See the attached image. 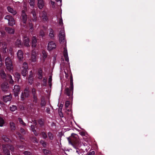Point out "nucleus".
<instances>
[{"mask_svg":"<svg viewBox=\"0 0 155 155\" xmlns=\"http://www.w3.org/2000/svg\"><path fill=\"white\" fill-rule=\"evenodd\" d=\"M70 86L69 88L66 87L64 90L65 93L71 99L73 98V77L72 75L70 77Z\"/></svg>","mask_w":155,"mask_h":155,"instance_id":"nucleus-1","label":"nucleus"},{"mask_svg":"<svg viewBox=\"0 0 155 155\" xmlns=\"http://www.w3.org/2000/svg\"><path fill=\"white\" fill-rule=\"evenodd\" d=\"M5 62L7 69L10 72H12L13 67L11 59L9 57H8L5 58Z\"/></svg>","mask_w":155,"mask_h":155,"instance_id":"nucleus-2","label":"nucleus"},{"mask_svg":"<svg viewBox=\"0 0 155 155\" xmlns=\"http://www.w3.org/2000/svg\"><path fill=\"white\" fill-rule=\"evenodd\" d=\"M2 148L4 153L5 155H10V152L8 150V149L12 151H14V147L12 146L8 145H3Z\"/></svg>","mask_w":155,"mask_h":155,"instance_id":"nucleus-3","label":"nucleus"},{"mask_svg":"<svg viewBox=\"0 0 155 155\" xmlns=\"http://www.w3.org/2000/svg\"><path fill=\"white\" fill-rule=\"evenodd\" d=\"M28 66L26 62H24L23 64L22 67L21 69V74L24 77H25L28 73Z\"/></svg>","mask_w":155,"mask_h":155,"instance_id":"nucleus-4","label":"nucleus"},{"mask_svg":"<svg viewBox=\"0 0 155 155\" xmlns=\"http://www.w3.org/2000/svg\"><path fill=\"white\" fill-rule=\"evenodd\" d=\"M65 33L64 30H61L59 34V41L61 43H64L65 41Z\"/></svg>","mask_w":155,"mask_h":155,"instance_id":"nucleus-5","label":"nucleus"},{"mask_svg":"<svg viewBox=\"0 0 155 155\" xmlns=\"http://www.w3.org/2000/svg\"><path fill=\"white\" fill-rule=\"evenodd\" d=\"M5 19L8 20V24L9 25L12 26L15 24V20L11 16L8 15H6L5 16Z\"/></svg>","mask_w":155,"mask_h":155,"instance_id":"nucleus-6","label":"nucleus"},{"mask_svg":"<svg viewBox=\"0 0 155 155\" xmlns=\"http://www.w3.org/2000/svg\"><path fill=\"white\" fill-rule=\"evenodd\" d=\"M38 55L37 52L34 49L32 50L31 53V55L30 60L32 62H35L36 61L37 58V56Z\"/></svg>","mask_w":155,"mask_h":155,"instance_id":"nucleus-7","label":"nucleus"},{"mask_svg":"<svg viewBox=\"0 0 155 155\" xmlns=\"http://www.w3.org/2000/svg\"><path fill=\"white\" fill-rule=\"evenodd\" d=\"M56 45L53 41H51L48 43L47 48L48 50L51 51L56 48Z\"/></svg>","mask_w":155,"mask_h":155,"instance_id":"nucleus-8","label":"nucleus"},{"mask_svg":"<svg viewBox=\"0 0 155 155\" xmlns=\"http://www.w3.org/2000/svg\"><path fill=\"white\" fill-rule=\"evenodd\" d=\"M20 91V87L18 85H16L14 87L13 91L14 93V96L16 97H17L19 94Z\"/></svg>","mask_w":155,"mask_h":155,"instance_id":"nucleus-9","label":"nucleus"},{"mask_svg":"<svg viewBox=\"0 0 155 155\" xmlns=\"http://www.w3.org/2000/svg\"><path fill=\"white\" fill-rule=\"evenodd\" d=\"M29 95V91L28 88H26L24 90V93H22L21 98L22 101H23L25 99V97H27Z\"/></svg>","mask_w":155,"mask_h":155,"instance_id":"nucleus-10","label":"nucleus"},{"mask_svg":"<svg viewBox=\"0 0 155 155\" xmlns=\"http://www.w3.org/2000/svg\"><path fill=\"white\" fill-rule=\"evenodd\" d=\"M71 141L70 140L69 138H68L69 144H71L74 148L77 149V141H74V138H71Z\"/></svg>","mask_w":155,"mask_h":155,"instance_id":"nucleus-11","label":"nucleus"},{"mask_svg":"<svg viewBox=\"0 0 155 155\" xmlns=\"http://www.w3.org/2000/svg\"><path fill=\"white\" fill-rule=\"evenodd\" d=\"M23 44L26 47L30 46L29 40V38L26 36L23 37Z\"/></svg>","mask_w":155,"mask_h":155,"instance_id":"nucleus-12","label":"nucleus"},{"mask_svg":"<svg viewBox=\"0 0 155 155\" xmlns=\"http://www.w3.org/2000/svg\"><path fill=\"white\" fill-rule=\"evenodd\" d=\"M18 58L20 61H22L23 58V51L21 50H19L17 53Z\"/></svg>","mask_w":155,"mask_h":155,"instance_id":"nucleus-13","label":"nucleus"},{"mask_svg":"<svg viewBox=\"0 0 155 155\" xmlns=\"http://www.w3.org/2000/svg\"><path fill=\"white\" fill-rule=\"evenodd\" d=\"M63 54L65 61H66L67 62H68L69 61V58L68 57L67 50L66 47H64V48Z\"/></svg>","mask_w":155,"mask_h":155,"instance_id":"nucleus-14","label":"nucleus"},{"mask_svg":"<svg viewBox=\"0 0 155 155\" xmlns=\"http://www.w3.org/2000/svg\"><path fill=\"white\" fill-rule=\"evenodd\" d=\"M37 42V40L35 36H33L32 39V48H34L33 49H35V48L36 47V43Z\"/></svg>","mask_w":155,"mask_h":155,"instance_id":"nucleus-15","label":"nucleus"},{"mask_svg":"<svg viewBox=\"0 0 155 155\" xmlns=\"http://www.w3.org/2000/svg\"><path fill=\"white\" fill-rule=\"evenodd\" d=\"M2 90L4 91H7L8 87V84L7 83L5 82L2 83L1 85Z\"/></svg>","mask_w":155,"mask_h":155,"instance_id":"nucleus-16","label":"nucleus"},{"mask_svg":"<svg viewBox=\"0 0 155 155\" xmlns=\"http://www.w3.org/2000/svg\"><path fill=\"white\" fill-rule=\"evenodd\" d=\"M21 15L22 21L23 23H25L27 19V15L25 13L24 11H22Z\"/></svg>","mask_w":155,"mask_h":155,"instance_id":"nucleus-17","label":"nucleus"},{"mask_svg":"<svg viewBox=\"0 0 155 155\" xmlns=\"http://www.w3.org/2000/svg\"><path fill=\"white\" fill-rule=\"evenodd\" d=\"M38 6L40 9H41L44 5V3L43 0H38Z\"/></svg>","mask_w":155,"mask_h":155,"instance_id":"nucleus-18","label":"nucleus"},{"mask_svg":"<svg viewBox=\"0 0 155 155\" xmlns=\"http://www.w3.org/2000/svg\"><path fill=\"white\" fill-rule=\"evenodd\" d=\"M15 45L18 47H21L22 46L21 41L20 37H19L17 39L15 42Z\"/></svg>","mask_w":155,"mask_h":155,"instance_id":"nucleus-19","label":"nucleus"},{"mask_svg":"<svg viewBox=\"0 0 155 155\" xmlns=\"http://www.w3.org/2000/svg\"><path fill=\"white\" fill-rule=\"evenodd\" d=\"M47 55L46 52L45 51H43L42 52V58L41 59V61L43 62L45 61V59L47 57Z\"/></svg>","mask_w":155,"mask_h":155,"instance_id":"nucleus-20","label":"nucleus"},{"mask_svg":"<svg viewBox=\"0 0 155 155\" xmlns=\"http://www.w3.org/2000/svg\"><path fill=\"white\" fill-rule=\"evenodd\" d=\"M7 9L8 11L10 13L12 14L13 15H15L17 13L16 11L14 10L12 8L10 7H7Z\"/></svg>","mask_w":155,"mask_h":155,"instance_id":"nucleus-21","label":"nucleus"},{"mask_svg":"<svg viewBox=\"0 0 155 155\" xmlns=\"http://www.w3.org/2000/svg\"><path fill=\"white\" fill-rule=\"evenodd\" d=\"M40 16L41 17L43 21H47L48 20L46 13L45 12H43L41 14Z\"/></svg>","mask_w":155,"mask_h":155,"instance_id":"nucleus-22","label":"nucleus"},{"mask_svg":"<svg viewBox=\"0 0 155 155\" xmlns=\"http://www.w3.org/2000/svg\"><path fill=\"white\" fill-rule=\"evenodd\" d=\"M11 96L10 95L5 96L3 97V100L5 102H7L8 101H11Z\"/></svg>","mask_w":155,"mask_h":155,"instance_id":"nucleus-23","label":"nucleus"},{"mask_svg":"<svg viewBox=\"0 0 155 155\" xmlns=\"http://www.w3.org/2000/svg\"><path fill=\"white\" fill-rule=\"evenodd\" d=\"M31 13L32 14L33 16L32 18L33 21H36L37 20V17H36V13L35 9H33L31 12Z\"/></svg>","mask_w":155,"mask_h":155,"instance_id":"nucleus-24","label":"nucleus"},{"mask_svg":"<svg viewBox=\"0 0 155 155\" xmlns=\"http://www.w3.org/2000/svg\"><path fill=\"white\" fill-rule=\"evenodd\" d=\"M5 30L8 33L10 34H13L15 31L14 29L9 27L6 28H5Z\"/></svg>","mask_w":155,"mask_h":155,"instance_id":"nucleus-25","label":"nucleus"},{"mask_svg":"<svg viewBox=\"0 0 155 155\" xmlns=\"http://www.w3.org/2000/svg\"><path fill=\"white\" fill-rule=\"evenodd\" d=\"M38 78L39 79H41L42 78L43 73L42 70L41 68L38 69Z\"/></svg>","mask_w":155,"mask_h":155,"instance_id":"nucleus-26","label":"nucleus"},{"mask_svg":"<svg viewBox=\"0 0 155 155\" xmlns=\"http://www.w3.org/2000/svg\"><path fill=\"white\" fill-rule=\"evenodd\" d=\"M27 27L29 29L30 31H33V28L32 24L30 22H29L28 25H27Z\"/></svg>","mask_w":155,"mask_h":155,"instance_id":"nucleus-27","label":"nucleus"},{"mask_svg":"<svg viewBox=\"0 0 155 155\" xmlns=\"http://www.w3.org/2000/svg\"><path fill=\"white\" fill-rule=\"evenodd\" d=\"M1 77L3 79H5L6 75L3 70H1L0 73Z\"/></svg>","mask_w":155,"mask_h":155,"instance_id":"nucleus-28","label":"nucleus"},{"mask_svg":"<svg viewBox=\"0 0 155 155\" xmlns=\"http://www.w3.org/2000/svg\"><path fill=\"white\" fill-rule=\"evenodd\" d=\"M33 75L31 74L29 75L28 78V81L29 83L31 84L32 83L33 81Z\"/></svg>","mask_w":155,"mask_h":155,"instance_id":"nucleus-29","label":"nucleus"},{"mask_svg":"<svg viewBox=\"0 0 155 155\" xmlns=\"http://www.w3.org/2000/svg\"><path fill=\"white\" fill-rule=\"evenodd\" d=\"M52 76L51 75L49 76V78H48V84H49V86L51 87L52 86Z\"/></svg>","mask_w":155,"mask_h":155,"instance_id":"nucleus-30","label":"nucleus"},{"mask_svg":"<svg viewBox=\"0 0 155 155\" xmlns=\"http://www.w3.org/2000/svg\"><path fill=\"white\" fill-rule=\"evenodd\" d=\"M49 36L51 38H53L54 37V31L52 29H50L49 30Z\"/></svg>","mask_w":155,"mask_h":155,"instance_id":"nucleus-31","label":"nucleus"},{"mask_svg":"<svg viewBox=\"0 0 155 155\" xmlns=\"http://www.w3.org/2000/svg\"><path fill=\"white\" fill-rule=\"evenodd\" d=\"M10 128L12 130H14L15 128V124L13 122L10 123Z\"/></svg>","mask_w":155,"mask_h":155,"instance_id":"nucleus-32","label":"nucleus"},{"mask_svg":"<svg viewBox=\"0 0 155 155\" xmlns=\"http://www.w3.org/2000/svg\"><path fill=\"white\" fill-rule=\"evenodd\" d=\"M8 80L9 81V83L11 84H13L14 81L12 79V76L10 75H8Z\"/></svg>","mask_w":155,"mask_h":155,"instance_id":"nucleus-33","label":"nucleus"},{"mask_svg":"<svg viewBox=\"0 0 155 155\" xmlns=\"http://www.w3.org/2000/svg\"><path fill=\"white\" fill-rule=\"evenodd\" d=\"M3 47V52L4 53L6 52V48L7 45L5 43L2 44Z\"/></svg>","mask_w":155,"mask_h":155,"instance_id":"nucleus-34","label":"nucleus"},{"mask_svg":"<svg viewBox=\"0 0 155 155\" xmlns=\"http://www.w3.org/2000/svg\"><path fill=\"white\" fill-rule=\"evenodd\" d=\"M48 136L50 140H52L53 139V135L51 132H49L48 133Z\"/></svg>","mask_w":155,"mask_h":155,"instance_id":"nucleus-35","label":"nucleus"},{"mask_svg":"<svg viewBox=\"0 0 155 155\" xmlns=\"http://www.w3.org/2000/svg\"><path fill=\"white\" fill-rule=\"evenodd\" d=\"M31 130L33 132L35 136L38 135V133H37L36 131V130H34V125H31Z\"/></svg>","mask_w":155,"mask_h":155,"instance_id":"nucleus-36","label":"nucleus"},{"mask_svg":"<svg viewBox=\"0 0 155 155\" xmlns=\"http://www.w3.org/2000/svg\"><path fill=\"white\" fill-rule=\"evenodd\" d=\"M14 76L15 78H17L18 79V81H19V79L20 78V75L17 72H16L15 73Z\"/></svg>","mask_w":155,"mask_h":155,"instance_id":"nucleus-37","label":"nucleus"},{"mask_svg":"<svg viewBox=\"0 0 155 155\" xmlns=\"http://www.w3.org/2000/svg\"><path fill=\"white\" fill-rule=\"evenodd\" d=\"M10 109L12 111H14L17 109V107L15 105H12L10 107Z\"/></svg>","mask_w":155,"mask_h":155,"instance_id":"nucleus-38","label":"nucleus"},{"mask_svg":"<svg viewBox=\"0 0 155 155\" xmlns=\"http://www.w3.org/2000/svg\"><path fill=\"white\" fill-rule=\"evenodd\" d=\"M18 120L20 123L21 124H22V125H23L24 126H25L26 125L25 123L23 122V121L21 118H18Z\"/></svg>","mask_w":155,"mask_h":155,"instance_id":"nucleus-39","label":"nucleus"},{"mask_svg":"<svg viewBox=\"0 0 155 155\" xmlns=\"http://www.w3.org/2000/svg\"><path fill=\"white\" fill-rule=\"evenodd\" d=\"M2 138V140L8 142L9 141V139L5 136H3Z\"/></svg>","mask_w":155,"mask_h":155,"instance_id":"nucleus-40","label":"nucleus"},{"mask_svg":"<svg viewBox=\"0 0 155 155\" xmlns=\"http://www.w3.org/2000/svg\"><path fill=\"white\" fill-rule=\"evenodd\" d=\"M4 124V120L2 118L0 117V127L3 126Z\"/></svg>","mask_w":155,"mask_h":155,"instance_id":"nucleus-41","label":"nucleus"},{"mask_svg":"<svg viewBox=\"0 0 155 155\" xmlns=\"http://www.w3.org/2000/svg\"><path fill=\"white\" fill-rule=\"evenodd\" d=\"M43 151L44 153L46 155L51 153L50 151L45 149H43Z\"/></svg>","mask_w":155,"mask_h":155,"instance_id":"nucleus-42","label":"nucleus"},{"mask_svg":"<svg viewBox=\"0 0 155 155\" xmlns=\"http://www.w3.org/2000/svg\"><path fill=\"white\" fill-rule=\"evenodd\" d=\"M43 86H45L47 84V79L46 78H44L43 80Z\"/></svg>","mask_w":155,"mask_h":155,"instance_id":"nucleus-43","label":"nucleus"},{"mask_svg":"<svg viewBox=\"0 0 155 155\" xmlns=\"http://www.w3.org/2000/svg\"><path fill=\"white\" fill-rule=\"evenodd\" d=\"M41 135L44 139L46 138L47 137L46 134L44 132H42Z\"/></svg>","mask_w":155,"mask_h":155,"instance_id":"nucleus-44","label":"nucleus"},{"mask_svg":"<svg viewBox=\"0 0 155 155\" xmlns=\"http://www.w3.org/2000/svg\"><path fill=\"white\" fill-rule=\"evenodd\" d=\"M30 5L34 7L35 5V0H30Z\"/></svg>","mask_w":155,"mask_h":155,"instance_id":"nucleus-45","label":"nucleus"},{"mask_svg":"<svg viewBox=\"0 0 155 155\" xmlns=\"http://www.w3.org/2000/svg\"><path fill=\"white\" fill-rule=\"evenodd\" d=\"M70 105V102L68 101H67L65 102V107L66 109L68 108Z\"/></svg>","mask_w":155,"mask_h":155,"instance_id":"nucleus-46","label":"nucleus"},{"mask_svg":"<svg viewBox=\"0 0 155 155\" xmlns=\"http://www.w3.org/2000/svg\"><path fill=\"white\" fill-rule=\"evenodd\" d=\"M45 102L44 100H42L41 102V107H44L45 105Z\"/></svg>","mask_w":155,"mask_h":155,"instance_id":"nucleus-47","label":"nucleus"},{"mask_svg":"<svg viewBox=\"0 0 155 155\" xmlns=\"http://www.w3.org/2000/svg\"><path fill=\"white\" fill-rule=\"evenodd\" d=\"M40 143L42 145V146L45 147V146H46V143L44 141H43V140H41L40 142Z\"/></svg>","mask_w":155,"mask_h":155,"instance_id":"nucleus-48","label":"nucleus"},{"mask_svg":"<svg viewBox=\"0 0 155 155\" xmlns=\"http://www.w3.org/2000/svg\"><path fill=\"white\" fill-rule=\"evenodd\" d=\"M51 4L53 8H54L55 7V3L54 2H53L51 0L50 1Z\"/></svg>","mask_w":155,"mask_h":155,"instance_id":"nucleus-49","label":"nucleus"},{"mask_svg":"<svg viewBox=\"0 0 155 155\" xmlns=\"http://www.w3.org/2000/svg\"><path fill=\"white\" fill-rule=\"evenodd\" d=\"M61 18L59 21V23L60 25H63V20L61 16Z\"/></svg>","mask_w":155,"mask_h":155,"instance_id":"nucleus-50","label":"nucleus"},{"mask_svg":"<svg viewBox=\"0 0 155 155\" xmlns=\"http://www.w3.org/2000/svg\"><path fill=\"white\" fill-rule=\"evenodd\" d=\"M24 154L25 155H30L31 154V153L28 151H26L24 152Z\"/></svg>","mask_w":155,"mask_h":155,"instance_id":"nucleus-51","label":"nucleus"},{"mask_svg":"<svg viewBox=\"0 0 155 155\" xmlns=\"http://www.w3.org/2000/svg\"><path fill=\"white\" fill-rule=\"evenodd\" d=\"M33 99H34V101L35 102H36L37 101V98L36 96L35 95H33Z\"/></svg>","mask_w":155,"mask_h":155,"instance_id":"nucleus-52","label":"nucleus"},{"mask_svg":"<svg viewBox=\"0 0 155 155\" xmlns=\"http://www.w3.org/2000/svg\"><path fill=\"white\" fill-rule=\"evenodd\" d=\"M32 141L35 143H38V140L35 137H33L32 139Z\"/></svg>","mask_w":155,"mask_h":155,"instance_id":"nucleus-53","label":"nucleus"},{"mask_svg":"<svg viewBox=\"0 0 155 155\" xmlns=\"http://www.w3.org/2000/svg\"><path fill=\"white\" fill-rule=\"evenodd\" d=\"M38 123L41 126L42 125L44 124L43 121L41 120H39Z\"/></svg>","mask_w":155,"mask_h":155,"instance_id":"nucleus-54","label":"nucleus"},{"mask_svg":"<svg viewBox=\"0 0 155 155\" xmlns=\"http://www.w3.org/2000/svg\"><path fill=\"white\" fill-rule=\"evenodd\" d=\"M16 134H17L18 135V136H17V137H18L20 139H23V138L22 137V136L21 135V134H20L18 132H17L16 133Z\"/></svg>","mask_w":155,"mask_h":155,"instance_id":"nucleus-55","label":"nucleus"},{"mask_svg":"<svg viewBox=\"0 0 155 155\" xmlns=\"http://www.w3.org/2000/svg\"><path fill=\"white\" fill-rule=\"evenodd\" d=\"M66 113L68 114H69V112H71V109H68V108L66 109Z\"/></svg>","mask_w":155,"mask_h":155,"instance_id":"nucleus-56","label":"nucleus"},{"mask_svg":"<svg viewBox=\"0 0 155 155\" xmlns=\"http://www.w3.org/2000/svg\"><path fill=\"white\" fill-rule=\"evenodd\" d=\"M94 151H92L90 152L88 155H94Z\"/></svg>","mask_w":155,"mask_h":155,"instance_id":"nucleus-57","label":"nucleus"},{"mask_svg":"<svg viewBox=\"0 0 155 155\" xmlns=\"http://www.w3.org/2000/svg\"><path fill=\"white\" fill-rule=\"evenodd\" d=\"M32 92L33 94V95H35V89L33 88L32 89Z\"/></svg>","mask_w":155,"mask_h":155,"instance_id":"nucleus-58","label":"nucleus"},{"mask_svg":"<svg viewBox=\"0 0 155 155\" xmlns=\"http://www.w3.org/2000/svg\"><path fill=\"white\" fill-rule=\"evenodd\" d=\"M40 35L41 36H43L44 35V32L42 31H41L40 32Z\"/></svg>","mask_w":155,"mask_h":155,"instance_id":"nucleus-59","label":"nucleus"},{"mask_svg":"<svg viewBox=\"0 0 155 155\" xmlns=\"http://www.w3.org/2000/svg\"><path fill=\"white\" fill-rule=\"evenodd\" d=\"M20 131L23 134H25V131L22 128H21L20 129Z\"/></svg>","mask_w":155,"mask_h":155,"instance_id":"nucleus-60","label":"nucleus"},{"mask_svg":"<svg viewBox=\"0 0 155 155\" xmlns=\"http://www.w3.org/2000/svg\"><path fill=\"white\" fill-rule=\"evenodd\" d=\"M56 1L57 2H58V1H60V4L59 5H60L61 6L62 5V0H56Z\"/></svg>","mask_w":155,"mask_h":155,"instance_id":"nucleus-61","label":"nucleus"},{"mask_svg":"<svg viewBox=\"0 0 155 155\" xmlns=\"http://www.w3.org/2000/svg\"><path fill=\"white\" fill-rule=\"evenodd\" d=\"M59 114L60 116L61 117H63V114L60 111L59 112Z\"/></svg>","mask_w":155,"mask_h":155,"instance_id":"nucleus-62","label":"nucleus"},{"mask_svg":"<svg viewBox=\"0 0 155 155\" xmlns=\"http://www.w3.org/2000/svg\"><path fill=\"white\" fill-rule=\"evenodd\" d=\"M50 109L49 108H48L46 109L47 112L48 113H50Z\"/></svg>","mask_w":155,"mask_h":155,"instance_id":"nucleus-63","label":"nucleus"},{"mask_svg":"<svg viewBox=\"0 0 155 155\" xmlns=\"http://www.w3.org/2000/svg\"><path fill=\"white\" fill-rule=\"evenodd\" d=\"M80 150H76V152L78 154H80Z\"/></svg>","mask_w":155,"mask_h":155,"instance_id":"nucleus-64","label":"nucleus"}]
</instances>
